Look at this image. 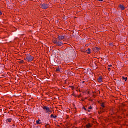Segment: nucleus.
<instances>
[{"mask_svg":"<svg viewBox=\"0 0 128 128\" xmlns=\"http://www.w3.org/2000/svg\"><path fill=\"white\" fill-rule=\"evenodd\" d=\"M88 110V112H90V110Z\"/></svg>","mask_w":128,"mask_h":128,"instance_id":"nucleus-23","label":"nucleus"},{"mask_svg":"<svg viewBox=\"0 0 128 128\" xmlns=\"http://www.w3.org/2000/svg\"><path fill=\"white\" fill-rule=\"evenodd\" d=\"M122 79L124 80H125V82H126V80H128V78L122 76Z\"/></svg>","mask_w":128,"mask_h":128,"instance_id":"nucleus-13","label":"nucleus"},{"mask_svg":"<svg viewBox=\"0 0 128 128\" xmlns=\"http://www.w3.org/2000/svg\"><path fill=\"white\" fill-rule=\"evenodd\" d=\"M50 118H58V116H54L53 114H52L50 115Z\"/></svg>","mask_w":128,"mask_h":128,"instance_id":"nucleus-9","label":"nucleus"},{"mask_svg":"<svg viewBox=\"0 0 128 128\" xmlns=\"http://www.w3.org/2000/svg\"><path fill=\"white\" fill-rule=\"evenodd\" d=\"M43 110H44V112L46 114H50L52 112V110L50 108L46 106H44L43 107Z\"/></svg>","mask_w":128,"mask_h":128,"instance_id":"nucleus-3","label":"nucleus"},{"mask_svg":"<svg viewBox=\"0 0 128 128\" xmlns=\"http://www.w3.org/2000/svg\"><path fill=\"white\" fill-rule=\"evenodd\" d=\"M110 66H112V65H110Z\"/></svg>","mask_w":128,"mask_h":128,"instance_id":"nucleus-25","label":"nucleus"},{"mask_svg":"<svg viewBox=\"0 0 128 128\" xmlns=\"http://www.w3.org/2000/svg\"><path fill=\"white\" fill-rule=\"evenodd\" d=\"M110 70V68H108V70Z\"/></svg>","mask_w":128,"mask_h":128,"instance_id":"nucleus-24","label":"nucleus"},{"mask_svg":"<svg viewBox=\"0 0 128 128\" xmlns=\"http://www.w3.org/2000/svg\"><path fill=\"white\" fill-rule=\"evenodd\" d=\"M86 128H92V124L90 123L88 124H86Z\"/></svg>","mask_w":128,"mask_h":128,"instance_id":"nucleus-10","label":"nucleus"},{"mask_svg":"<svg viewBox=\"0 0 128 128\" xmlns=\"http://www.w3.org/2000/svg\"><path fill=\"white\" fill-rule=\"evenodd\" d=\"M110 112H114V109L112 108V109L110 110Z\"/></svg>","mask_w":128,"mask_h":128,"instance_id":"nucleus-19","label":"nucleus"},{"mask_svg":"<svg viewBox=\"0 0 128 128\" xmlns=\"http://www.w3.org/2000/svg\"><path fill=\"white\" fill-rule=\"evenodd\" d=\"M98 2H104V0H98Z\"/></svg>","mask_w":128,"mask_h":128,"instance_id":"nucleus-20","label":"nucleus"},{"mask_svg":"<svg viewBox=\"0 0 128 128\" xmlns=\"http://www.w3.org/2000/svg\"><path fill=\"white\" fill-rule=\"evenodd\" d=\"M40 8H42L43 10H46V8H48V4L44 3L41 4H40Z\"/></svg>","mask_w":128,"mask_h":128,"instance_id":"nucleus-4","label":"nucleus"},{"mask_svg":"<svg viewBox=\"0 0 128 128\" xmlns=\"http://www.w3.org/2000/svg\"><path fill=\"white\" fill-rule=\"evenodd\" d=\"M119 8H120L122 10H124L125 8L124 6L123 5H119Z\"/></svg>","mask_w":128,"mask_h":128,"instance_id":"nucleus-8","label":"nucleus"},{"mask_svg":"<svg viewBox=\"0 0 128 128\" xmlns=\"http://www.w3.org/2000/svg\"><path fill=\"white\" fill-rule=\"evenodd\" d=\"M101 106L102 108V110H103V112H104V108H106V106L104 105V103L102 102L101 104Z\"/></svg>","mask_w":128,"mask_h":128,"instance_id":"nucleus-7","label":"nucleus"},{"mask_svg":"<svg viewBox=\"0 0 128 128\" xmlns=\"http://www.w3.org/2000/svg\"><path fill=\"white\" fill-rule=\"evenodd\" d=\"M114 114V113H111V114Z\"/></svg>","mask_w":128,"mask_h":128,"instance_id":"nucleus-26","label":"nucleus"},{"mask_svg":"<svg viewBox=\"0 0 128 128\" xmlns=\"http://www.w3.org/2000/svg\"><path fill=\"white\" fill-rule=\"evenodd\" d=\"M58 38L59 40H64V36H58Z\"/></svg>","mask_w":128,"mask_h":128,"instance_id":"nucleus-5","label":"nucleus"},{"mask_svg":"<svg viewBox=\"0 0 128 128\" xmlns=\"http://www.w3.org/2000/svg\"><path fill=\"white\" fill-rule=\"evenodd\" d=\"M52 42L54 43V44H56L57 46H62L64 44V43H62V42L60 40L58 41L57 38H55L52 40Z\"/></svg>","mask_w":128,"mask_h":128,"instance_id":"nucleus-2","label":"nucleus"},{"mask_svg":"<svg viewBox=\"0 0 128 128\" xmlns=\"http://www.w3.org/2000/svg\"><path fill=\"white\" fill-rule=\"evenodd\" d=\"M33 60L34 56H32V55L30 54H26V57L24 58V60L28 62H32Z\"/></svg>","mask_w":128,"mask_h":128,"instance_id":"nucleus-1","label":"nucleus"},{"mask_svg":"<svg viewBox=\"0 0 128 128\" xmlns=\"http://www.w3.org/2000/svg\"><path fill=\"white\" fill-rule=\"evenodd\" d=\"M88 110H92V106H90L88 108Z\"/></svg>","mask_w":128,"mask_h":128,"instance_id":"nucleus-17","label":"nucleus"},{"mask_svg":"<svg viewBox=\"0 0 128 128\" xmlns=\"http://www.w3.org/2000/svg\"><path fill=\"white\" fill-rule=\"evenodd\" d=\"M98 82H102V76H100L98 79Z\"/></svg>","mask_w":128,"mask_h":128,"instance_id":"nucleus-6","label":"nucleus"},{"mask_svg":"<svg viewBox=\"0 0 128 128\" xmlns=\"http://www.w3.org/2000/svg\"><path fill=\"white\" fill-rule=\"evenodd\" d=\"M12 119L10 118H8L6 120V122H12Z\"/></svg>","mask_w":128,"mask_h":128,"instance_id":"nucleus-11","label":"nucleus"},{"mask_svg":"<svg viewBox=\"0 0 128 128\" xmlns=\"http://www.w3.org/2000/svg\"><path fill=\"white\" fill-rule=\"evenodd\" d=\"M56 72H60V67H58V68L56 69Z\"/></svg>","mask_w":128,"mask_h":128,"instance_id":"nucleus-15","label":"nucleus"},{"mask_svg":"<svg viewBox=\"0 0 128 128\" xmlns=\"http://www.w3.org/2000/svg\"><path fill=\"white\" fill-rule=\"evenodd\" d=\"M2 14V12L0 10V16Z\"/></svg>","mask_w":128,"mask_h":128,"instance_id":"nucleus-21","label":"nucleus"},{"mask_svg":"<svg viewBox=\"0 0 128 128\" xmlns=\"http://www.w3.org/2000/svg\"><path fill=\"white\" fill-rule=\"evenodd\" d=\"M22 62H24V60H22L20 61V64H22Z\"/></svg>","mask_w":128,"mask_h":128,"instance_id":"nucleus-18","label":"nucleus"},{"mask_svg":"<svg viewBox=\"0 0 128 128\" xmlns=\"http://www.w3.org/2000/svg\"><path fill=\"white\" fill-rule=\"evenodd\" d=\"M40 120H38L36 121V124H40Z\"/></svg>","mask_w":128,"mask_h":128,"instance_id":"nucleus-12","label":"nucleus"},{"mask_svg":"<svg viewBox=\"0 0 128 128\" xmlns=\"http://www.w3.org/2000/svg\"><path fill=\"white\" fill-rule=\"evenodd\" d=\"M94 50H98V47H96L94 48Z\"/></svg>","mask_w":128,"mask_h":128,"instance_id":"nucleus-16","label":"nucleus"},{"mask_svg":"<svg viewBox=\"0 0 128 128\" xmlns=\"http://www.w3.org/2000/svg\"><path fill=\"white\" fill-rule=\"evenodd\" d=\"M87 54H90V48H88L87 50Z\"/></svg>","mask_w":128,"mask_h":128,"instance_id":"nucleus-14","label":"nucleus"},{"mask_svg":"<svg viewBox=\"0 0 128 128\" xmlns=\"http://www.w3.org/2000/svg\"><path fill=\"white\" fill-rule=\"evenodd\" d=\"M84 108V110H86V108Z\"/></svg>","mask_w":128,"mask_h":128,"instance_id":"nucleus-22","label":"nucleus"}]
</instances>
